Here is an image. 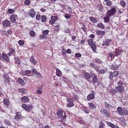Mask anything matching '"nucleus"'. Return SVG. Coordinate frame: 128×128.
Instances as JSON below:
<instances>
[{"instance_id": "56", "label": "nucleus", "mask_w": 128, "mask_h": 128, "mask_svg": "<svg viewBox=\"0 0 128 128\" xmlns=\"http://www.w3.org/2000/svg\"><path fill=\"white\" fill-rule=\"evenodd\" d=\"M99 74H103L106 72V71L103 70H99L98 72Z\"/></svg>"}, {"instance_id": "14", "label": "nucleus", "mask_w": 128, "mask_h": 128, "mask_svg": "<svg viewBox=\"0 0 128 128\" xmlns=\"http://www.w3.org/2000/svg\"><path fill=\"white\" fill-rule=\"evenodd\" d=\"M83 76L89 82H90L89 79L91 78V75L89 73L85 72L83 74Z\"/></svg>"}, {"instance_id": "7", "label": "nucleus", "mask_w": 128, "mask_h": 128, "mask_svg": "<svg viewBox=\"0 0 128 128\" xmlns=\"http://www.w3.org/2000/svg\"><path fill=\"white\" fill-rule=\"evenodd\" d=\"M95 92L92 90L91 92V93L88 95L87 97V100L88 101H90L95 98Z\"/></svg>"}, {"instance_id": "36", "label": "nucleus", "mask_w": 128, "mask_h": 128, "mask_svg": "<svg viewBox=\"0 0 128 128\" xmlns=\"http://www.w3.org/2000/svg\"><path fill=\"white\" fill-rule=\"evenodd\" d=\"M40 20L42 22H45L46 20V16L44 15L42 16H41Z\"/></svg>"}, {"instance_id": "38", "label": "nucleus", "mask_w": 128, "mask_h": 128, "mask_svg": "<svg viewBox=\"0 0 128 128\" xmlns=\"http://www.w3.org/2000/svg\"><path fill=\"white\" fill-rule=\"evenodd\" d=\"M30 60L34 65L36 64V62L34 59V57L32 56L30 58Z\"/></svg>"}, {"instance_id": "25", "label": "nucleus", "mask_w": 128, "mask_h": 128, "mask_svg": "<svg viewBox=\"0 0 128 128\" xmlns=\"http://www.w3.org/2000/svg\"><path fill=\"white\" fill-rule=\"evenodd\" d=\"M88 104L90 109L94 110L96 108V106L94 104L92 103L88 102Z\"/></svg>"}, {"instance_id": "12", "label": "nucleus", "mask_w": 128, "mask_h": 128, "mask_svg": "<svg viewBox=\"0 0 128 128\" xmlns=\"http://www.w3.org/2000/svg\"><path fill=\"white\" fill-rule=\"evenodd\" d=\"M111 40L110 39H106L104 41H103V43L102 44V46H104L105 45L108 46L110 45Z\"/></svg>"}, {"instance_id": "31", "label": "nucleus", "mask_w": 128, "mask_h": 128, "mask_svg": "<svg viewBox=\"0 0 128 128\" xmlns=\"http://www.w3.org/2000/svg\"><path fill=\"white\" fill-rule=\"evenodd\" d=\"M18 90L20 92L22 93L25 94L27 91V90L26 89L22 88L19 89Z\"/></svg>"}, {"instance_id": "5", "label": "nucleus", "mask_w": 128, "mask_h": 128, "mask_svg": "<svg viewBox=\"0 0 128 128\" xmlns=\"http://www.w3.org/2000/svg\"><path fill=\"white\" fill-rule=\"evenodd\" d=\"M22 107L23 108H24L28 112H30L31 110L33 108L32 104H28V105H26L25 104H22Z\"/></svg>"}, {"instance_id": "58", "label": "nucleus", "mask_w": 128, "mask_h": 128, "mask_svg": "<svg viewBox=\"0 0 128 128\" xmlns=\"http://www.w3.org/2000/svg\"><path fill=\"white\" fill-rule=\"evenodd\" d=\"M123 84V82L122 81L120 80V81L118 82L117 83V84L118 86H122Z\"/></svg>"}, {"instance_id": "27", "label": "nucleus", "mask_w": 128, "mask_h": 128, "mask_svg": "<svg viewBox=\"0 0 128 128\" xmlns=\"http://www.w3.org/2000/svg\"><path fill=\"white\" fill-rule=\"evenodd\" d=\"M110 16H107L104 18V21L105 23H107L110 21Z\"/></svg>"}, {"instance_id": "48", "label": "nucleus", "mask_w": 128, "mask_h": 128, "mask_svg": "<svg viewBox=\"0 0 128 128\" xmlns=\"http://www.w3.org/2000/svg\"><path fill=\"white\" fill-rule=\"evenodd\" d=\"M116 90L112 88L110 90L109 92L112 94L113 95H115L116 92Z\"/></svg>"}, {"instance_id": "28", "label": "nucleus", "mask_w": 128, "mask_h": 128, "mask_svg": "<svg viewBox=\"0 0 128 128\" xmlns=\"http://www.w3.org/2000/svg\"><path fill=\"white\" fill-rule=\"evenodd\" d=\"M115 88L116 91L119 92L120 94L122 92V87L120 86H118L116 87Z\"/></svg>"}, {"instance_id": "18", "label": "nucleus", "mask_w": 128, "mask_h": 128, "mask_svg": "<svg viewBox=\"0 0 128 128\" xmlns=\"http://www.w3.org/2000/svg\"><path fill=\"white\" fill-rule=\"evenodd\" d=\"M21 100L23 102H28L30 99L27 96H24L21 98Z\"/></svg>"}, {"instance_id": "45", "label": "nucleus", "mask_w": 128, "mask_h": 128, "mask_svg": "<svg viewBox=\"0 0 128 128\" xmlns=\"http://www.w3.org/2000/svg\"><path fill=\"white\" fill-rule=\"evenodd\" d=\"M29 33L32 37H34L36 35V33L33 30L30 31Z\"/></svg>"}, {"instance_id": "2", "label": "nucleus", "mask_w": 128, "mask_h": 128, "mask_svg": "<svg viewBox=\"0 0 128 128\" xmlns=\"http://www.w3.org/2000/svg\"><path fill=\"white\" fill-rule=\"evenodd\" d=\"M116 7H113L108 10L106 13V15L110 17L114 16L116 12Z\"/></svg>"}, {"instance_id": "23", "label": "nucleus", "mask_w": 128, "mask_h": 128, "mask_svg": "<svg viewBox=\"0 0 128 128\" xmlns=\"http://www.w3.org/2000/svg\"><path fill=\"white\" fill-rule=\"evenodd\" d=\"M3 102L7 108L9 106L10 102L8 99L6 98H4L3 100Z\"/></svg>"}, {"instance_id": "49", "label": "nucleus", "mask_w": 128, "mask_h": 128, "mask_svg": "<svg viewBox=\"0 0 128 128\" xmlns=\"http://www.w3.org/2000/svg\"><path fill=\"white\" fill-rule=\"evenodd\" d=\"M83 27L81 28L83 30L84 32H86L87 31V28L86 27V25L83 24L82 25Z\"/></svg>"}, {"instance_id": "32", "label": "nucleus", "mask_w": 128, "mask_h": 128, "mask_svg": "<svg viewBox=\"0 0 128 128\" xmlns=\"http://www.w3.org/2000/svg\"><path fill=\"white\" fill-rule=\"evenodd\" d=\"M119 65H118L114 64L112 65V68L114 70H116L118 69V68L119 67Z\"/></svg>"}, {"instance_id": "53", "label": "nucleus", "mask_w": 128, "mask_h": 128, "mask_svg": "<svg viewBox=\"0 0 128 128\" xmlns=\"http://www.w3.org/2000/svg\"><path fill=\"white\" fill-rule=\"evenodd\" d=\"M71 17V15L67 14L64 15V17L66 19H69Z\"/></svg>"}, {"instance_id": "29", "label": "nucleus", "mask_w": 128, "mask_h": 128, "mask_svg": "<svg viewBox=\"0 0 128 128\" xmlns=\"http://www.w3.org/2000/svg\"><path fill=\"white\" fill-rule=\"evenodd\" d=\"M49 32V30H44L42 32V34L44 36H42V38H45V36H46L48 34Z\"/></svg>"}, {"instance_id": "21", "label": "nucleus", "mask_w": 128, "mask_h": 128, "mask_svg": "<svg viewBox=\"0 0 128 128\" xmlns=\"http://www.w3.org/2000/svg\"><path fill=\"white\" fill-rule=\"evenodd\" d=\"M123 110L122 108L120 107H118L117 108V112L118 114L121 116L123 114Z\"/></svg>"}, {"instance_id": "10", "label": "nucleus", "mask_w": 128, "mask_h": 128, "mask_svg": "<svg viewBox=\"0 0 128 128\" xmlns=\"http://www.w3.org/2000/svg\"><path fill=\"white\" fill-rule=\"evenodd\" d=\"M49 22V24H53L55 23L56 21L58 20V17L57 16H52Z\"/></svg>"}, {"instance_id": "52", "label": "nucleus", "mask_w": 128, "mask_h": 128, "mask_svg": "<svg viewBox=\"0 0 128 128\" xmlns=\"http://www.w3.org/2000/svg\"><path fill=\"white\" fill-rule=\"evenodd\" d=\"M109 78L111 80L112 79L113 77V76L112 72H109Z\"/></svg>"}, {"instance_id": "47", "label": "nucleus", "mask_w": 128, "mask_h": 128, "mask_svg": "<svg viewBox=\"0 0 128 128\" xmlns=\"http://www.w3.org/2000/svg\"><path fill=\"white\" fill-rule=\"evenodd\" d=\"M97 26L100 27L102 29H104V25L102 23H99L97 24Z\"/></svg>"}, {"instance_id": "40", "label": "nucleus", "mask_w": 128, "mask_h": 128, "mask_svg": "<svg viewBox=\"0 0 128 128\" xmlns=\"http://www.w3.org/2000/svg\"><path fill=\"white\" fill-rule=\"evenodd\" d=\"M108 57H110L112 60H113L114 58V55L111 52L108 53Z\"/></svg>"}, {"instance_id": "33", "label": "nucleus", "mask_w": 128, "mask_h": 128, "mask_svg": "<svg viewBox=\"0 0 128 128\" xmlns=\"http://www.w3.org/2000/svg\"><path fill=\"white\" fill-rule=\"evenodd\" d=\"M16 115L15 117V119L19 120L20 119V116L21 115V114L19 112H16Z\"/></svg>"}, {"instance_id": "34", "label": "nucleus", "mask_w": 128, "mask_h": 128, "mask_svg": "<svg viewBox=\"0 0 128 128\" xmlns=\"http://www.w3.org/2000/svg\"><path fill=\"white\" fill-rule=\"evenodd\" d=\"M83 110L84 112L86 114H88L90 112V110L86 107H82Z\"/></svg>"}, {"instance_id": "42", "label": "nucleus", "mask_w": 128, "mask_h": 128, "mask_svg": "<svg viewBox=\"0 0 128 128\" xmlns=\"http://www.w3.org/2000/svg\"><path fill=\"white\" fill-rule=\"evenodd\" d=\"M4 123L6 125H7L9 126H10L11 125L10 122L8 120L5 119L4 120Z\"/></svg>"}, {"instance_id": "16", "label": "nucleus", "mask_w": 128, "mask_h": 128, "mask_svg": "<svg viewBox=\"0 0 128 128\" xmlns=\"http://www.w3.org/2000/svg\"><path fill=\"white\" fill-rule=\"evenodd\" d=\"M17 18V16L14 14L11 15L10 18V21L12 23L14 22L16 20V18Z\"/></svg>"}, {"instance_id": "11", "label": "nucleus", "mask_w": 128, "mask_h": 128, "mask_svg": "<svg viewBox=\"0 0 128 128\" xmlns=\"http://www.w3.org/2000/svg\"><path fill=\"white\" fill-rule=\"evenodd\" d=\"M2 24L4 27H9L11 25V22L10 21L6 20L2 22Z\"/></svg>"}, {"instance_id": "55", "label": "nucleus", "mask_w": 128, "mask_h": 128, "mask_svg": "<svg viewBox=\"0 0 128 128\" xmlns=\"http://www.w3.org/2000/svg\"><path fill=\"white\" fill-rule=\"evenodd\" d=\"M36 19L38 20H40L41 18V16L40 14H37L36 16Z\"/></svg>"}, {"instance_id": "54", "label": "nucleus", "mask_w": 128, "mask_h": 128, "mask_svg": "<svg viewBox=\"0 0 128 128\" xmlns=\"http://www.w3.org/2000/svg\"><path fill=\"white\" fill-rule=\"evenodd\" d=\"M75 57L77 58H79L81 57V54L79 53H76L75 54Z\"/></svg>"}, {"instance_id": "57", "label": "nucleus", "mask_w": 128, "mask_h": 128, "mask_svg": "<svg viewBox=\"0 0 128 128\" xmlns=\"http://www.w3.org/2000/svg\"><path fill=\"white\" fill-rule=\"evenodd\" d=\"M106 4L108 6H110L112 5V2L110 1H108L106 2Z\"/></svg>"}, {"instance_id": "22", "label": "nucleus", "mask_w": 128, "mask_h": 128, "mask_svg": "<svg viewBox=\"0 0 128 128\" xmlns=\"http://www.w3.org/2000/svg\"><path fill=\"white\" fill-rule=\"evenodd\" d=\"M104 105L106 108H108V110H110V108H112V106L106 102H104Z\"/></svg>"}, {"instance_id": "50", "label": "nucleus", "mask_w": 128, "mask_h": 128, "mask_svg": "<svg viewBox=\"0 0 128 128\" xmlns=\"http://www.w3.org/2000/svg\"><path fill=\"white\" fill-rule=\"evenodd\" d=\"M113 76L114 77H117L118 75V72L117 71H115L114 72L112 73Z\"/></svg>"}, {"instance_id": "30", "label": "nucleus", "mask_w": 128, "mask_h": 128, "mask_svg": "<svg viewBox=\"0 0 128 128\" xmlns=\"http://www.w3.org/2000/svg\"><path fill=\"white\" fill-rule=\"evenodd\" d=\"M121 123L122 125H124L126 124V120L123 117L120 118V119Z\"/></svg>"}, {"instance_id": "17", "label": "nucleus", "mask_w": 128, "mask_h": 128, "mask_svg": "<svg viewBox=\"0 0 128 128\" xmlns=\"http://www.w3.org/2000/svg\"><path fill=\"white\" fill-rule=\"evenodd\" d=\"M7 55L5 53H2V58L5 61L8 62L9 61L10 59Z\"/></svg>"}, {"instance_id": "15", "label": "nucleus", "mask_w": 128, "mask_h": 128, "mask_svg": "<svg viewBox=\"0 0 128 128\" xmlns=\"http://www.w3.org/2000/svg\"><path fill=\"white\" fill-rule=\"evenodd\" d=\"M36 14V12L32 8H31L29 11L28 14L32 18H34Z\"/></svg>"}, {"instance_id": "9", "label": "nucleus", "mask_w": 128, "mask_h": 128, "mask_svg": "<svg viewBox=\"0 0 128 128\" xmlns=\"http://www.w3.org/2000/svg\"><path fill=\"white\" fill-rule=\"evenodd\" d=\"M9 51L8 52L7 54L8 56H15L16 54V52L15 50L12 48H9L8 49Z\"/></svg>"}, {"instance_id": "13", "label": "nucleus", "mask_w": 128, "mask_h": 128, "mask_svg": "<svg viewBox=\"0 0 128 128\" xmlns=\"http://www.w3.org/2000/svg\"><path fill=\"white\" fill-rule=\"evenodd\" d=\"M4 80V82L7 83L10 82V78L9 75L7 74H5L3 76Z\"/></svg>"}, {"instance_id": "59", "label": "nucleus", "mask_w": 128, "mask_h": 128, "mask_svg": "<svg viewBox=\"0 0 128 128\" xmlns=\"http://www.w3.org/2000/svg\"><path fill=\"white\" fill-rule=\"evenodd\" d=\"M32 73V71L30 70H26L25 71V74H31Z\"/></svg>"}, {"instance_id": "63", "label": "nucleus", "mask_w": 128, "mask_h": 128, "mask_svg": "<svg viewBox=\"0 0 128 128\" xmlns=\"http://www.w3.org/2000/svg\"><path fill=\"white\" fill-rule=\"evenodd\" d=\"M36 92L38 94H41L42 93V91L40 90H37Z\"/></svg>"}, {"instance_id": "4", "label": "nucleus", "mask_w": 128, "mask_h": 128, "mask_svg": "<svg viewBox=\"0 0 128 128\" xmlns=\"http://www.w3.org/2000/svg\"><path fill=\"white\" fill-rule=\"evenodd\" d=\"M91 75L92 78V83L94 86H96V84L99 82H99L97 76L94 73H91Z\"/></svg>"}, {"instance_id": "26", "label": "nucleus", "mask_w": 128, "mask_h": 128, "mask_svg": "<svg viewBox=\"0 0 128 128\" xmlns=\"http://www.w3.org/2000/svg\"><path fill=\"white\" fill-rule=\"evenodd\" d=\"M89 18L91 22L94 23H96L98 22L97 19L92 16L90 17Z\"/></svg>"}, {"instance_id": "19", "label": "nucleus", "mask_w": 128, "mask_h": 128, "mask_svg": "<svg viewBox=\"0 0 128 128\" xmlns=\"http://www.w3.org/2000/svg\"><path fill=\"white\" fill-rule=\"evenodd\" d=\"M56 75L59 77L62 76V72L58 68H56Z\"/></svg>"}, {"instance_id": "20", "label": "nucleus", "mask_w": 128, "mask_h": 128, "mask_svg": "<svg viewBox=\"0 0 128 128\" xmlns=\"http://www.w3.org/2000/svg\"><path fill=\"white\" fill-rule=\"evenodd\" d=\"M123 50L121 49H116L115 50V55L116 56H117L120 55Z\"/></svg>"}, {"instance_id": "39", "label": "nucleus", "mask_w": 128, "mask_h": 128, "mask_svg": "<svg viewBox=\"0 0 128 128\" xmlns=\"http://www.w3.org/2000/svg\"><path fill=\"white\" fill-rule=\"evenodd\" d=\"M31 2V0H25L24 2V4L25 5L28 6Z\"/></svg>"}, {"instance_id": "62", "label": "nucleus", "mask_w": 128, "mask_h": 128, "mask_svg": "<svg viewBox=\"0 0 128 128\" xmlns=\"http://www.w3.org/2000/svg\"><path fill=\"white\" fill-rule=\"evenodd\" d=\"M106 124L108 126L110 127L113 124L108 122H106Z\"/></svg>"}, {"instance_id": "43", "label": "nucleus", "mask_w": 128, "mask_h": 128, "mask_svg": "<svg viewBox=\"0 0 128 128\" xmlns=\"http://www.w3.org/2000/svg\"><path fill=\"white\" fill-rule=\"evenodd\" d=\"M14 59L16 60V62L18 64H20V60L18 57H15Z\"/></svg>"}, {"instance_id": "60", "label": "nucleus", "mask_w": 128, "mask_h": 128, "mask_svg": "<svg viewBox=\"0 0 128 128\" xmlns=\"http://www.w3.org/2000/svg\"><path fill=\"white\" fill-rule=\"evenodd\" d=\"M104 127V124L102 122H101L100 123L99 126V128H100L101 127Z\"/></svg>"}, {"instance_id": "6", "label": "nucleus", "mask_w": 128, "mask_h": 128, "mask_svg": "<svg viewBox=\"0 0 128 128\" xmlns=\"http://www.w3.org/2000/svg\"><path fill=\"white\" fill-rule=\"evenodd\" d=\"M88 44L92 48L93 51L94 52H96V48L95 44L93 42V40L92 39H89L88 41Z\"/></svg>"}, {"instance_id": "41", "label": "nucleus", "mask_w": 128, "mask_h": 128, "mask_svg": "<svg viewBox=\"0 0 128 128\" xmlns=\"http://www.w3.org/2000/svg\"><path fill=\"white\" fill-rule=\"evenodd\" d=\"M18 82L19 83L22 85H23L24 84V82L23 80L20 78H18Z\"/></svg>"}, {"instance_id": "3", "label": "nucleus", "mask_w": 128, "mask_h": 128, "mask_svg": "<svg viewBox=\"0 0 128 128\" xmlns=\"http://www.w3.org/2000/svg\"><path fill=\"white\" fill-rule=\"evenodd\" d=\"M100 112L101 114L105 116L107 118L110 116V112L105 108H102L100 109Z\"/></svg>"}, {"instance_id": "61", "label": "nucleus", "mask_w": 128, "mask_h": 128, "mask_svg": "<svg viewBox=\"0 0 128 128\" xmlns=\"http://www.w3.org/2000/svg\"><path fill=\"white\" fill-rule=\"evenodd\" d=\"M7 34L10 35L12 33V30H8L7 31Z\"/></svg>"}, {"instance_id": "35", "label": "nucleus", "mask_w": 128, "mask_h": 128, "mask_svg": "<svg viewBox=\"0 0 128 128\" xmlns=\"http://www.w3.org/2000/svg\"><path fill=\"white\" fill-rule=\"evenodd\" d=\"M95 63L99 64H100L102 63V61L99 58H96L95 59Z\"/></svg>"}, {"instance_id": "37", "label": "nucleus", "mask_w": 128, "mask_h": 128, "mask_svg": "<svg viewBox=\"0 0 128 128\" xmlns=\"http://www.w3.org/2000/svg\"><path fill=\"white\" fill-rule=\"evenodd\" d=\"M15 12V10L13 9L9 8L8 10L7 11V13L10 14H12L14 13Z\"/></svg>"}, {"instance_id": "44", "label": "nucleus", "mask_w": 128, "mask_h": 128, "mask_svg": "<svg viewBox=\"0 0 128 128\" xmlns=\"http://www.w3.org/2000/svg\"><path fill=\"white\" fill-rule=\"evenodd\" d=\"M120 4L123 8L125 7L126 6V4L123 1H121L120 2Z\"/></svg>"}, {"instance_id": "51", "label": "nucleus", "mask_w": 128, "mask_h": 128, "mask_svg": "<svg viewBox=\"0 0 128 128\" xmlns=\"http://www.w3.org/2000/svg\"><path fill=\"white\" fill-rule=\"evenodd\" d=\"M18 44L20 46H22L24 44V41L23 40H20L18 41Z\"/></svg>"}, {"instance_id": "46", "label": "nucleus", "mask_w": 128, "mask_h": 128, "mask_svg": "<svg viewBox=\"0 0 128 128\" xmlns=\"http://www.w3.org/2000/svg\"><path fill=\"white\" fill-rule=\"evenodd\" d=\"M122 115L127 116L128 115V110H127L124 109L123 110Z\"/></svg>"}, {"instance_id": "24", "label": "nucleus", "mask_w": 128, "mask_h": 128, "mask_svg": "<svg viewBox=\"0 0 128 128\" xmlns=\"http://www.w3.org/2000/svg\"><path fill=\"white\" fill-rule=\"evenodd\" d=\"M96 33L98 36H102L105 34V32L104 31L97 30L96 31Z\"/></svg>"}, {"instance_id": "64", "label": "nucleus", "mask_w": 128, "mask_h": 128, "mask_svg": "<svg viewBox=\"0 0 128 128\" xmlns=\"http://www.w3.org/2000/svg\"><path fill=\"white\" fill-rule=\"evenodd\" d=\"M66 50L65 49H62V54L64 55L66 54Z\"/></svg>"}, {"instance_id": "1", "label": "nucleus", "mask_w": 128, "mask_h": 128, "mask_svg": "<svg viewBox=\"0 0 128 128\" xmlns=\"http://www.w3.org/2000/svg\"><path fill=\"white\" fill-rule=\"evenodd\" d=\"M59 119H62V121H65L66 118V114H64L63 116V113L62 111L60 110H58L56 113Z\"/></svg>"}, {"instance_id": "8", "label": "nucleus", "mask_w": 128, "mask_h": 128, "mask_svg": "<svg viewBox=\"0 0 128 128\" xmlns=\"http://www.w3.org/2000/svg\"><path fill=\"white\" fill-rule=\"evenodd\" d=\"M66 100L68 103L66 105L68 107H71L74 106V104L73 103L74 101L72 98H68L66 99Z\"/></svg>"}]
</instances>
